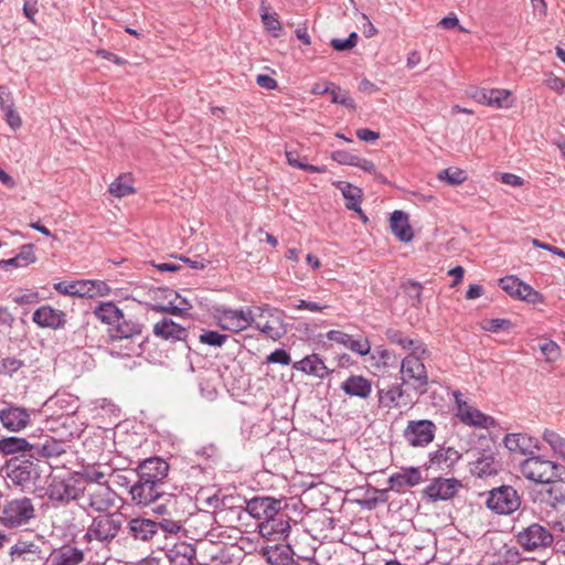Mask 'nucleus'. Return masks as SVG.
Listing matches in <instances>:
<instances>
[{
	"label": "nucleus",
	"mask_w": 565,
	"mask_h": 565,
	"mask_svg": "<svg viewBox=\"0 0 565 565\" xmlns=\"http://www.w3.org/2000/svg\"><path fill=\"white\" fill-rule=\"evenodd\" d=\"M520 471L529 481L552 484L548 492H558L559 494L555 497V500L558 502L565 501V495L561 492L559 487L555 484L562 475L559 466L555 462L540 456H532L521 462Z\"/></svg>",
	"instance_id": "obj_1"
},
{
	"label": "nucleus",
	"mask_w": 565,
	"mask_h": 565,
	"mask_svg": "<svg viewBox=\"0 0 565 565\" xmlns=\"http://www.w3.org/2000/svg\"><path fill=\"white\" fill-rule=\"evenodd\" d=\"M430 354L426 344H417L414 352H409L401 362L402 384L413 387L420 393L426 391L428 372L423 362Z\"/></svg>",
	"instance_id": "obj_2"
},
{
	"label": "nucleus",
	"mask_w": 565,
	"mask_h": 565,
	"mask_svg": "<svg viewBox=\"0 0 565 565\" xmlns=\"http://www.w3.org/2000/svg\"><path fill=\"white\" fill-rule=\"evenodd\" d=\"M253 326L271 340H279L286 332L284 312L269 305L254 307Z\"/></svg>",
	"instance_id": "obj_3"
},
{
	"label": "nucleus",
	"mask_w": 565,
	"mask_h": 565,
	"mask_svg": "<svg viewBox=\"0 0 565 565\" xmlns=\"http://www.w3.org/2000/svg\"><path fill=\"white\" fill-rule=\"evenodd\" d=\"M254 307L245 308H218L215 310L214 318L216 324L231 332H241L253 326Z\"/></svg>",
	"instance_id": "obj_4"
},
{
	"label": "nucleus",
	"mask_w": 565,
	"mask_h": 565,
	"mask_svg": "<svg viewBox=\"0 0 565 565\" xmlns=\"http://www.w3.org/2000/svg\"><path fill=\"white\" fill-rule=\"evenodd\" d=\"M121 524L120 514H100L93 519L85 534V539L88 542H110L118 535Z\"/></svg>",
	"instance_id": "obj_5"
},
{
	"label": "nucleus",
	"mask_w": 565,
	"mask_h": 565,
	"mask_svg": "<svg viewBox=\"0 0 565 565\" xmlns=\"http://www.w3.org/2000/svg\"><path fill=\"white\" fill-rule=\"evenodd\" d=\"M152 299L151 309L157 312H168L174 316H181L191 309V305L181 299L180 296L170 288L158 287L150 290Z\"/></svg>",
	"instance_id": "obj_6"
},
{
	"label": "nucleus",
	"mask_w": 565,
	"mask_h": 565,
	"mask_svg": "<svg viewBox=\"0 0 565 565\" xmlns=\"http://www.w3.org/2000/svg\"><path fill=\"white\" fill-rule=\"evenodd\" d=\"M83 507L90 508L97 512L109 510L115 502V492L107 483H82Z\"/></svg>",
	"instance_id": "obj_7"
},
{
	"label": "nucleus",
	"mask_w": 565,
	"mask_h": 565,
	"mask_svg": "<svg viewBox=\"0 0 565 565\" xmlns=\"http://www.w3.org/2000/svg\"><path fill=\"white\" fill-rule=\"evenodd\" d=\"M516 543L526 552H535L552 545L553 534L543 525L532 523L515 534Z\"/></svg>",
	"instance_id": "obj_8"
},
{
	"label": "nucleus",
	"mask_w": 565,
	"mask_h": 565,
	"mask_svg": "<svg viewBox=\"0 0 565 565\" xmlns=\"http://www.w3.org/2000/svg\"><path fill=\"white\" fill-rule=\"evenodd\" d=\"M34 516V507L29 498L13 499L4 504L0 522L4 526L15 527L25 524Z\"/></svg>",
	"instance_id": "obj_9"
},
{
	"label": "nucleus",
	"mask_w": 565,
	"mask_h": 565,
	"mask_svg": "<svg viewBox=\"0 0 565 565\" xmlns=\"http://www.w3.org/2000/svg\"><path fill=\"white\" fill-rule=\"evenodd\" d=\"M82 483V479L75 476H54L49 483L47 495L51 500L57 502L76 500L81 494Z\"/></svg>",
	"instance_id": "obj_10"
},
{
	"label": "nucleus",
	"mask_w": 565,
	"mask_h": 565,
	"mask_svg": "<svg viewBox=\"0 0 565 565\" xmlns=\"http://www.w3.org/2000/svg\"><path fill=\"white\" fill-rule=\"evenodd\" d=\"M520 504L521 499L511 486L492 489L487 499V507L499 514H511L520 508Z\"/></svg>",
	"instance_id": "obj_11"
},
{
	"label": "nucleus",
	"mask_w": 565,
	"mask_h": 565,
	"mask_svg": "<svg viewBox=\"0 0 565 565\" xmlns=\"http://www.w3.org/2000/svg\"><path fill=\"white\" fill-rule=\"evenodd\" d=\"M469 96L481 105L497 109L511 108L514 104L512 92L504 88H472Z\"/></svg>",
	"instance_id": "obj_12"
},
{
	"label": "nucleus",
	"mask_w": 565,
	"mask_h": 565,
	"mask_svg": "<svg viewBox=\"0 0 565 565\" xmlns=\"http://www.w3.org/2000/svg\"><path fill=\"white\" fill-rule=\"evenodd\" d=\"M461 397L462 395L460 393H455L457 405L456 416L461 423L477 428H490L494 426L495 420L491 416L483 414Z\"/></svg>",
	"instance_id": "obj_13"
},
{
	"label": "nucleus",
	"mask_w": 565,
	"mask_h": 565,
	"mask_svg": "<svg viewBox=\"0 0 565 565\" xmlns=\"http://www.w3.org/2000/svg\"><path fill=\"white\" fill-rule=\"evenodd\" d=\"M436 426L433 422L411 420L405 429V438L414 447H424L430 444L435 437Z\"/></svg>",
	"instance_id": "obj_14"
},
{
	"label": "nucleus",
	"mask_w": 565,
	"mask_h": 565,
	"mask_svg": "<svg viewBox=\"0 0 565 565\" xmlns=\"http://www.w3.org/2000/svg\"><path fill=\"white\" fill-rule=\"evenodd\" d=\"M500 286L510 296L530 303H541L544 301L542 294L514 276L500 279Z\"/></svg>",
	"instance_id": "obj_15"
},
{
	"label": "nucleus",
	"mask_w": 565,
	"mask_h": 565,
	"mask_svg": "<svg viewBox=\"0 0 565 565\" xmlns=\"http://www.w3.org/2000/svg\"><path fill=\"white\" fill-rule=\"evenodd\" d=\"M258 531L262 537L273 543H280L285 541L290 532L289 518L279 515L263 521L258 525Z\"/></svg>",
	"instance_id": "obj_16"
},
{
	"label": "nucleus",
	"mask_w": 565,
	"mask_h": 565,
	"mask_svg": "<svg viewBox=\"0 0 565 565\" xmlns=\"http://www.w3.org/2000/svg\"><path fill=\"white\" fill-rule=\"evenodd\" d=\"M32 321L40 328L57 330L65 327L67 319L63 310L44 305L33 312Z\"/></svg>",
	"instance_id": "obj_17"
},
{
	"label": "nucleus",
	"mask_w": 565,
	"mask_h": 565,
	"mask_svg": "<svg viewBox=\"0 0 565 565\" xmlns=\"http://www.w3.org/2000/svg\"><path fill=\"white\" fill-rule=\"evenodd\" d=\"M281 510V501L270 497H256L246 504V511L255 519L264 521L276 516Z\"/></svg>",
	"instance_id": "obj_18"
},
{
	"label": "nucleus",
	"mask_w": 565,
	"mask_h": 565,
	"mask_svg": "<svg viewBox=\"0 0 565 565\" xmlns=\"http://www.w3.org/2000/svg\"><path fill=\"white\" fill-rule=\"evenodd\" d=\"M169 472V465L159 457H151L142 461L138 467V476L141 480L151 481L156 484L161 482Z\"/></svg>",
	"instance_id": "obj_19"
},
{
	"label": "nucleus",
	"mask_w": 565,
	"mask_h": 565,
	"mask_svg": "<svg viewBox=\"0 0 565 565\" xmlns=\"http://www.w3.org/2000/svg\"><path fill=\"white\" fill-rule=\"evenodd\" d=\"M8 476L18 486L29 487L34 484L40 477L39 462L22 460L11 468Z\"/></svg>",
	"instance_id": "obj_20"
},
{
	"label": "nucleus",
	"mask_w": 565,
	"mask_h": 565,
	"mask_svg": "<svg viewBox=\"0 0 565 565\" xmlns=\"http://www.w3.org/2000/svg\"><path fill=\"white\" fill-rule=\"evenodd\" d=\"M461 487L457 479L437 478L434 479L425 489V494L431 500H448L451 499Z\"/></svg>",
	"instance_id": "obj_21"
},
{
	"label": "nucleus",
	"mask_w": 565,
	"mask_h": 565,
	"mask_svg": "<svg viewBox=\"0 0 565 565\" xmlns=\"http://www.w3.org/2000/svg\"><path fill=\"white\" fill-rule=\"evenodd\" d=\"M130 495L136 505L148 507L159 499L161 493L156 483L139 478V481L130 488Z\"/></svg>",
	"instance_id": "obj_22"
},
{
	"label": "nucleus",
	"mask_w": 565,
	"mask_h": 565,
	"mask_svg": "<svg viewBox=\"0 0 565 565\" xmlns=\"http://www.w3.org/2000/svg\"><path fill=\"white\" fill-rule=\"evenodd\" d=\"M128 533L136 541L149 542L158 534V523L146 518H134L128 522Z\"/></svg>",
	"instance_id": "obj_23"
},
{
	"label": "nucleus",
	"mask_w": 565,
	"mask_h": 565,
	"mask_svg": "<svg viewBox=\"0 0 565 565\" xmlns=\"http://www.w3.org/2000/svg\"><path fill=\"white\" fill-rule=\"evenodd\" d=\"M0 422L12 431H19L25 428L30 422V413L22 407H8L0 411Z\"/></svg>",
	"instance_id": "obj_24"
},
{
	"label": "nucleus",
	"mask_w": 565,
	"mask_h": 565,
	"mask_svg": "<svg viewBox=\"0 0 565 565\" xmlns=\"http://www.w3.org/2000/svg\"><path fill=\"white\" fill-rule=\"evenodd\" d=\"M340 388L350 397L365 399L372 393V382L363 375H351L341 383Z\"/></svg>",
	"instance_id": "obj_25"
},
{
	"label": "nucleus",
	"mask_w": 565,
	"mask_h": 565,
	"mask_svg": "<svg viewBox=\"0 0 565 565\" xmlns=\"http://www.w3.org/2000/svg\"><path fill=\"white\" fill-rule=\"evenodd\" d=\"M142 324L132 318H128L122 313V319L116 321L115 324L109 328L110 338L114 340L131 339L136 335L141 334Z\"/></svg>",
	"instance_id": "obj_26"
},
{
	"label": "nucleus",
	"mask_w": 565,
	"mask_h": 565,
	"mask_svg": "<svg viewBox=\"0 0 565 565\" xmlns=\"http://www.w3.org/2000/svg\"><path fill=\"white\" fill-rule=\"evenodd\" d=\"M488 565H518L521 553L515 546L502 544L494 552L487 553Z\"/></svg>",
	"instance_id": "obj_27"
},
{
	"label": "nucleus",
	"mask_w": 565,
	"mask_h": 565,
	"mask_svg": "<svg viewBox=\"0 0 565 565\" xmlns=\"http://www.w3.org/2000/svg\"><path fill=\"white\" fill-rule=\"evenodd\" d=\"M292 367L307 375L323 379L329 374L328 367L318 354H310L292 364Z\"/></svg>",
	"instance_id": "obj_28"
},
{
	"label": "nucleus",
	"mask_w": 565,
	"mask_h": 565,
	"mask_svg": "<svg viewBox=\"0 0 565 565\" xmlns=\"http://www.w3.org/2000/svg\"><path fill=\"white\" fill-rule=\"evenodd\" d=\"M153 334L163 340L180 341L185 338L186 330L171 319L164 318L153 326Z\"/></svg>",
	"instance_id": "obj_29"
},
{
	"label": "nucleus",
	"mask_w": 565,
	"mask_h": 565,
	"mask_svg": "<svg viewBox=\"0 0 565 565\" xmlns=\"http://www.w3.org/2000/svg\"><path fill=\"white\" fill-rule=\"evenodd\" d=\"M79 289H77L78 298H100L111 292L109 285L99 279H82L79 280Z\"/></svg>",
	"instance_id": "obj_30"
},
{
	"label": "nucleus",
	"mask_w": 565,
	"mask_h": 565,
	"mask_svg": "<svg viewBox=\"0 0 565 565\" xmlns=\"http://www.w3.org/2000/svg\"><path fill=\"white\" fill-rule=\"evenodd\" d=\"M167 556L174 565H192L196 557V550L190 543L178 542L168 551Z\"/></svg>",
	"instance_id": "obj_31"
},
{
	"label": "nucleus",
	"mask_w": 565,
	"mask_h": 565,
	"mask_svg": "<svg viewBox=\"0 0 565 565\" xmlns=\"http://www.w3.org/2000/svg\"><path fill=\"white\" fill-rule=\"evenodd\" d=\"M337 189H339L345 199V206L349 210L355 211L362 215L363 221H366V216L362 213L360 207L362 200V190L358 186L352 185L349 182L337 181L333 183Z\"/></svg>",
	"instance_id": "obj_32"
},
{
	"label": "nucleus",
	"mask_w": 565,
	"mask_h": 565,
	"mask_svg": "<svg viewBox=\"0 0 565 565\" xmlns=\"http://www.w3.org/2000/svg\"><path fill=\"white\" fill-rule=\"evenodd\" d=\"M390 225L393 234L401 242H411L413 239L414 233L409 225L408 216L403 211H394L392 213Z\"/></svg>",
	"instance_id": "obj_33"
},
{
	"label": "nucleus",
	"mask_w": 565,
	"mask_h": 565,
	"mask_svg": "<svg viewBox=\"0 0 565 565\" xmlns=\"http://www.w3.org/2000/svg\"><path fill=\"white\" fill-rule=\"evenodd\" d=\"M404 384H392L387 388L379 390V404L384 408H398L402 406V398L404 397L405 391L403 390Z\"/></svg>",
	"instance_id": "obj_34"
},
{
	"label": "nucleus",
	"mask_w": 565,
	"mask_h": 565,
	"mask_svg": "<svg viewBox=\"0 0 565 565\" xmlns=\"http://www.w3.org/2000/svg\"><path fill=\"white\" fill-rule=\"evenodd\" d=\"M84 561V553L77 547L63 546L50 558L51 565H79Z\"/></svg>",
	"instance_id": "obj_35"
},
{
	"label": "nucleus",
	"mask_w": 565,
	"mask_h": 565,
	"mask_svg": "<svg viewBox=\"0 0 565 565\" xmlns=\"http://www.w3.org/2000/svg\"><path fill=\"white\" fill-rule=\"evenodd\" d=\"M93 313L102 323L111 328L116 321L122 319L124 312L114 302L107 301L98 303Z\"/></svg>",
	"instance_id": "obj_36"
},
{
	"label": "nucleus",
	"mask_w": 565,
	"mask_h": 565,
	"mask_svg": "<svg viewBox=\"0 0 565 565\" xmlns=\"http://www.w3.org/2000/svg\"><path fill=\"white\" fill-rule=\"evenodd\" d=\"M108 192L117 199L135 194L136 189L132 175L130 173H121L109 184Z\"/></svg>",
	"instance_id": "obj_37"
},
{
	"label": "nucleus",
	"mask_w": 565,
	"mask_h": 565,
	"mask_svg": "<svg viewBox=\"0 0 565 565\" xmlns=\"http://www.w3.org/2000/svg\"><path fill=\"white\" fill-rule=\"evenodd\" d=\"M39 552V546L33 542L20 540L11 546L10 556L13 562H25L32 561L33 556H36Z\"/></svg>",
	"instance_id": "obj_38"
},
{
	"label": "nucleus",
	"mask_w": 565,
	"mask_h": 565,
	"mask_svg": "<svg viewBox=\"0 0 565 565\" xmlns=\"http://www.w3.org/2000/svg\"><path fill=\"white\" fill-rule=\"evenodd\" d=\"M423 481L422 473L417 468H411L396 473L390 478L391 488L414 487Z\"/></svg>",
	"instance_id": "obj_39"
},
{
	"label": "nucleus",
	"mask_w": 565,
	"mask_h": 565,
	"mask_svg": "<svg viewBox=\"0 0 565 565\" xmlns=\"http://www.w3.org/2000/svg\"><path fill=\"white\" fill-rule=\"evenodd\" d=\"M33 446L24 438L6 437L0 439V452L13 455L32 450Z\"/></svg>",
	"instance_id": "obj_40"
},
{
	"label": "nucleus",
	"mask_w": 565,
	"mask_h": 565,
	"mask_svg": "<svg viewBox=\"0 0 565 565\" xmlns=\"http://www.w3.org/2000/svg\"><path fill=\"white\" fill-rule=\"evenodd\" d=\"M288 546L280 543H274L263 547V556L271 565H284V561L288 558Z\"/></svg>",
	"instance_id": "obj_41"
},
{
	"label": "nucleus",
	"mask_w": 565,
	"mask_h": 565,
	"mask_svg": "<svg viewBox=\"0 0 565 565\" xmlns=\"http://www.w3.org/2000/svg\"><path fill=\"white\" fill-rule=\"evenodd\" d=\"M285 156H286L288 164L294 168L301 169V170L308 171L310 173H324L326 172L324 166L319 167V166L308 164L306 162V158H301L297 151H288L287 150L285 152Z\"/></svg>",
	"instance_id": "obj_42"
},
{
	"label": "nucleus",
	"mask_w": 565,
	"mask_h": 565,
	"mask_svg": "<svg viewBox=\"0 0 565 565\" xmlns=\"http://www.w3.org/2000/svg\"><path fill=\"white\" fill-rule=\"evenodd\" d=\"M543 440L547 443L553 451L565 459V438L552 429H545Z\"/></svg>",
	"instance_id": "obj_43"
},
{
	"label": "nucleus",
	"mask_w": 565,
	"mask_h": 565,
	"mask_svg": "<svg viewBox=\"0 0 565 565\" xmlns=\"http://www.w3.org/2000/svg\"><path fill=\"white\" fill-rule=\"evenodd\" d=\"M328 93L330 94L332 103L341 104L352 110L356 108L354 99L349 96L348 92L341 89L333 83H330V88Z\"/></svg>",
	"instance_id": "obj_44"
},
{
	"label": "nucleus",
	"mask_w": 565,
	"mask_h": 565,
	"mask_svg": "<svg viewBox=\"0 0 565 565\" xmlns=\"http://www.w3.org/2000/svg\"><path fill=\"white\" fill-rule=\"evenodd\" d=\"M260 18L266 31L270 32L273 36L278 38L282 29L278 14L269 13L265 7H262Z\"/></svg>",
	"instance_id": "obj_45"
},
{
	"label": "nucleus",
	"mask_w": 565,
	"mask_h": 565,
	"mask_svg": "<svg viewBox=\"0 0 565 565\" xmlns=\"http://www.w3.org/2000/svg\"><path fill=\"white\" fill-rule=\"evenodd\" d=\"M438 179L450 185H459L467 180V174L460 168H448L438 173Z\"/></svg>",
	"instance_id": "obj_46"
},
{
	"label": "nucleus",
	"mask_w": 565,
	"mask_h": 565,
	"mask_svg": "<svg viewBox=\"0 0 565 565\" xmlns=\"http://www.w3.org/2000/svg\"><path fill=\"white\" fill-rule=\"evenodd\" d=\"M387 338L392 343H395L405 350H409V352H414L417 344H425L420 340L404 337L399 331H388Z\"/></svg>",
	"instance_id": "obj_47"
},
{
	"label": "nucleus",
	"mask_w": 565,
	"mask_h": 565,
	"mask_svg": "<svg viewBox=\"0 0 565 565\" xmlns=\"http://www.w3.org/2000/svg\"><path fill=\"white\" fill-rule=\"evenodd\" d=\"M539 349L547 363L557 361L562 352L559 345L553 340H543Z\"/></svg>",
	"instance_id": "obj_48"
},
{
	"label": "nucleus",
	"mask_w": 565,
	"mask_h": 565,
	"mask_svg": "<svg viewBox=\"0 0 565 565\" xmlns=\"http://www.w3.org/2000/svg\"><path fill=\"white\" fill-rule=\"evenodd\" d=\"M529 438L523 434H508L504 437L505 447L513 452H525Z\"/></svg>",
	"instance_id": "obj_49"
},
{
	"label": "nucleus",
	"mask_w": 565,
	"mask_h": 565,
	"mask_svg": "<svg viewBox=\"0 0 565 565\" xmlns=\"http://www.w3.org/2000/svg\"><path fill=\"white\" fill-rule=\"evenodd\" d=\"M347 349L363 356V355H367L370 353L371 343L367 338L360 337L359 339H353L351 337Z\"/></svg>",
	"instance_id": "obj_50"
},
{
	"label": "nucleus",
	"mask_w": 565,
	"mask_h": 565,
	"mask_svg": "<svg viewBox=\"0 0 565 565\" xmlns=\"http://www.w3.org/2000/svg\"><path fill=\"white\" fill-rule=\"evenodd\" d=\"M1 109L4 111L7 124L13 130L19 129L22 126V119L20 115L15 111L13 104L7 105L6 103H1Z\"/></svg>",
	"instance_id": "obj_51"
},
{
	"label": "nucleus",
	"mask_w": 565,
	"mask_h": 565,
	"mask_svg": "<svg viewBox=\"0 0 565 565\" xmlns=\"http://www.w3.org/2000/svg\"><path fill=\"white\" fill-rule=\"evenodd\" d=\"M353 167H356V168L372 174L375 180H379L381 182H386L385 177L376 170L375 164L365 158L356 157Z\"/></svg>",
	"instance_id": "obj_52"
},
{
	"label": "nucleus",
	"mask_w": 565,
	"mask_h": 565,
	"mask_svg": "<svg viewBox=\"0 0 565 565\" xmlns=\"http://www.w3.org/2000/svg\"><path fill=\"white\" fill-rule=\"evenodd\" d=\"M106 477V473L99 468L96 467H87L84 469V472L79 477L82 481H86L87 483H107L104 479Z\"/></svg>",
	"instance_id": "obj_53"
},
{
	"label": "nucleus",
	"mask_w": 565,
	"mask_h": 565,
	"mask_svg": "<svg viewBox=\"0 0 565 565\" xmlns=\"http://www.w3.org/2000/svg\"><path fill=\"white\" fill-rule=\"evenodd\" d=\"M17 260L20 262L21 266H29L36 262V256L34 253V245L33 244H25L22 245L20 248V252L15 255Z\"/></svg>",
	"instance_id": "obj_54"
},
{
	"label": "nucleus",
	"mask_w": 565,
	"mask_h": 565,
	"mask_svg": "<svg viewBox=\"0 0 565 565\" xmlns=\"http://www.w3.org/2000/svg\"><path fill=\"white\" fill-rule=\"evenodd\" d=\"M74 424V417L71 414H62L56 418L50 417L46 419L47 429L51 431H58L60 426L67 427Z\"/></svg>",
	"instance_id": "obj_55"
},
{
	"label": "nucleus",
	"mask_w": 565,
	"mask_h": 565,
	"mask_svg": "<svg viewBox=\"0 0 565 565\" xmlns=\"http://www.w3.org/2000/svg\"><path fill=\"white\" fill-rule=\"evenodd\" d=\"M227 337L225 334H221L216 331H205L200 335V342L212 345V347H222Z\"/></svg>",
	"instance_id": "obj_56"
},
{
	"label": "nucleus",
	"mask_w": 565,
	"mask_h": 565,
	"mask_svg": "<svg viewBox=\"0 0 565 565\" xmlns=\"http://www.w3.org/2000/svg\"><path fill=\"white\" fill-rule=\"evenodd\" d=\"M358 34L352 32L348 39H332L330 44L335 51H348L356 45Z\"/></svg>",
	"instance_id": "obj_57"
},
{
	"label": "nucleus",
	"mask_w": 565,
	"mask_h": 565,
	"mask_svg": "<svg viewBox=\"0 0 565 565\" xmlns=\"http://www.w3.org/2000/svg\"><path fill=\"white\" fill-rule=\"evenodd\" d=\"M544 85L548 87L551 90L555 92L558 95L564 94L565 88V79L556 76L554 73L550 72L544 79Z\"/></svg>",
	"instance_id": "obj_58"
},
{
	"label": "nucleus",
	"mask_w": 565,
	"mask_h": 565,
	"mask_svg": "<svg viewBox=\"0 0 565 565\" xmlns=\"http://www.w3.org/2000/svg\"><path fill=\"white\" fill-rule=\"evenodd\" d=\"M79 280L75 281H60L54 284V289L64 296L77 297V289H79Z\"/></svg>",
	"instance_id": "obj_59"
},
{
	"label": "nucleus",
	"mask_w": 565,
	"mask_h": 565,
	"mask_svg": "<svg viewBox=\"0 0 565 565\" xmlns=\"http://www.w3.org/2000/svg\"><path fill=\"white\" fill-rule=\"evenodd\" d=\"M356 157L358 156L345 150H337L331 153L332 160L345 166H354Z\"/></svg>",
	"instance_id": "obj_60"
},
{
	"label": "nucleus",
	"mask_w": 565,
	"mask_h": 565,
	"mask_svg": "<svg viewBox=\"0 0 565 565\" xmlns=\"http://www.w3.org/2000/svg\"><path fill=\"white\" fill-rule=\"evenodd\" d=\"M268 363L288 365L291 362L290 355L282 349L275 350L267 356Z\"/></svg>",
	"instance_id": "obj_61"
},
{
	"label": "nucleus",
	"mask_w": 565,
	"mask_h": 565,
	"mask_svg": "<svg viewBox=\"0 0 565 565\" xmlns=\"http://www.w3.org/2000/svg\"><path fill=\"white\" fill-rule=\"evenodd\" d=\"M327 339L338 344H342L344 348L348 347L351 335L340 330H330L326 334Z\"/></svg>",
	"instance_id": "obj_62"
},
{
	"label": "nucleus",
	"mask_w": 565,
	"mask_h": 565,
	"mask_svg": "<svg viewBox=\"0 0 565 565\" xmlns=\"http://www.w3.org/2000/svg\"><path fill=\"white\" fill-rule=\"evenodd\" d=\"M159 527L169 534H177L181 531L182 525L178 521L163 519L158 523V529Z\"/></svg>",
	"instance_id": "obj_63"
},
{
	"label": "nucleus",
	"mask_w": 565,
	"mask_h": 565,
	"mask_svg": "<svg viewBox=\"0 0 565 565\" xmlns=\"http://www.w3.org/2000/svg\"><path fill=\"white\" fill-rule=\"evenodd\" d=\"M510 326L511 322L507 319H491L486 322L483 329L491 332H498L500 330L508 329Z\"/></svg>",
	"instance_id": "obj_64"
}]
</instances>
